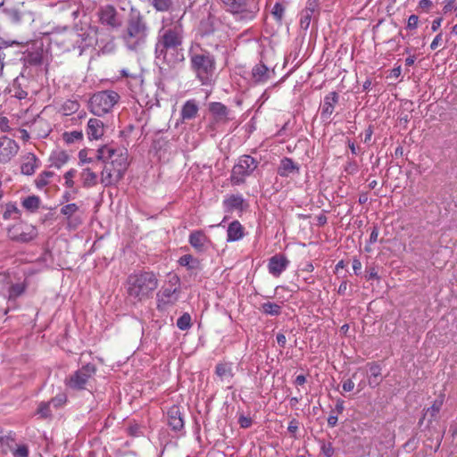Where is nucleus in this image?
I'll return each instance as SVG.
<instances>
[{
    "label": "nucleus",
    "mask_w": 457,
    "mask_h": 457,
    "mask_svg": "<svg viewBox=\"0 0 457 457\" xmlns=\"http://www.w3.org/2000/svg\"><path fill=\"white\" fill-rule=\"evenodd\" d=\"M77 38V29L73 28H57L50 33L51 44L57 46L64 52L74 50Z\"/></svg>",
    "instance_id": "nucleus-10"
},
{
    "label": "nucleus",
    "mask_w": 457,
    "mask_h": 457,
    "mask_svg": "<svg viewBox=\"0 0 457 457\" xmlns=\"http://www.w3.org/2000/svg\"><path fill=\"white\" fill-rule=\"evenodd\" d=\"M128 431L132 436H140L143 434L140 426L137 424L130 425Z\"/></svg>",
    "instance_id": "nucleus-59"
},
{
    "label": "nucleus",
    "mask_w": 457,
    "mask_h": 457,
    "mask_svg": "<svg viewBox=\"0 0 457 457\" xmlns=\"http://www.w3.org/2000/svg\"><path fill=\"white\" fill-rule=\"evenodd\" d=\"M320 446V452L325 457H332L335 453V448L331 442H326L325 440H319Z\"/></svg>",
    "instance_id": "nucleus-47"
},
{
    "label": "nucleus",
    "mask_w": 457,
    "mask_h": 457,
    "mask_svg": "<svg viewBox=\"0 0 457 457\" xmlns=\"http://www.w3.org/2000/svg\"><path fill=\"white\" fill-rule=\"evenodd\" d=\"M32 132L35 133L37 137L45 138L48 136L50 128L44 119L37 118L32 123Z\"/></svg>",
    "instance_id": "nucleus-34"
},
{
    "label": "nucleus",
    "mask_w": 457,
    "mask_h": 457,
    "mask_svg": "<svg viewBox=\"0 0 457 457\" xmlns=\"http://www.w3.org/2000/svg\"><path fill=\"white\" fill-rule=\"evenodd\" d=\"M43 57L39 52L29 53L25 57V62L29 65H39L42 63Z\"/></svg>",
    "instance_id": "nucleus-49"
},
{
    "label": "nucleus",
    "mask_w": 457,
    "mask_h": 457,
    "mask_svg": "<svg viewBox=\"0 0 457 457\" xmlns=\"http://www.w3.org/2000/svg\"><path fill=\"white\" fill-rule=\"evenodd\" d=\"M79 179L81 181L82 187L85 188L94 187L98 183L97 174L89 168L82 169L81 172L79 173Z\"/></svg>",
    "instance_id": "nucleus-33"
},
{
    "label": "nucleus",
    "mask_w": 457,
    "mask_h": 457,
    "mask_svg": "<svg viewBox=\"0 0 457 457\" xmlns=\"http://www.w3.org/2000/svg\"><path fill=\"white\" fill-rule=\"evenodd\" d=\"M318 15L309 12V11L303 10L300 12V27L303 30H307L312 21L317 19Z\"/></svg>",
    "instance_id": "nucleus-40"
},
{
    "label": "nucleus",
    "mask_w": 457,
    "mask_h": 457,
    "mask_svg": "<svg viewBox=\"0 0 457 457\" xmlns=\"http://www.w3.org/2000/svg\"><path fill=\"white\" fill-rule=\"evenodd\" d=\"M51 403L49 402H41L38 404L37 414H39L42 418H47L51 416Z\"/></svg>",
    "instance_id": "nucleus-54"
},
{
    "label": "nucleus",
    "mask_w": 457,
    "mask_h": 457,
    "mask_svg": "<svg viewBox=\"0 0 457 457\" xmlns=\"http://www.w3.org/2000/svg\"><path fill=\"white\" fill-rule=\"evenodd\" d=\"M39 203L40 201L37 196L30 195L22 201V206L30 212H35L36 210L38 209Z\"/></svg>",
    "instance_id": "nucleus-45"
},
{
    "label": "nucleus",
    "mask_w": 457,
    "mask_h": 457,
    "mask_svg": "<svg viewBox=\"0 0 457 457\" xmlns=\"http://www.w3.org/2000/svg\"><path fill=\"white\" fill-rule=\"evenodd\" d=\"M54 176V172L45 170L41 172L37 179H36V186L37 188L42 189L46 186L49 184V179Z\"/></svg>",
    "instance_id": "nucleus-46"
},
{
    "label": "nucleus",
    "mask_w": 457,
    "mask_h": 457,
    "mask_svg": "<svg viewBox=\"0 0 457 457\" xmlns=\"http://www.w3.org/2000/svg\"><path fill=\"white\" fill-rule=\"evenodd\" d=\"M222 18L220 11L210 6L206 16L203 17L199 22L198 34L201 37H208L222 30L224 28Z\"/></svg>",
    "instance_id": "nucleus-8"
},
{
    "label": "nucleus",
    "mask_w": 457,
    "mask_h": 457,
    "mask_svg": "<svg viewBox=\"0 0 457 457\" xmlns=\"http://www.w3.org/2000/svg\"><path fill=\"white\" fill-rule=\"evenodd\" d=\"M8 237L11 240L20 243H28L37 236L36 227L27 223H17L8 228Z\"/></svg>",
    "instance_id": "nucleus-13"
},
{
    "label": "nucleus",
    "mask_w": 457,
    "mask_h": 457,
    "mask_svg": "<svg viewBox=\"0 0 457 457\" xmlns=\"http://www.w3.org/2000/svg\"><path fill=\"white\" fill-rule=\"evenodd\" d=\"M190 68L202 85H210L214 79L216 59L200 44H193L188 51Z\"/></svg>",
    "instance_id": "nucleus-3"
},
{
    "label": "nucleus",
    "mask_w": 457,
    "mask_h": 457,
    "mask_svg": "<svg viewBox=\"0 0 457 457\" xmlns=\"http://www.w3.org/2000/svg\"><path fill=\"white\" fill-rule=\"evenodd\" d=\"M26 290V285L24 283H15L8 287V299L14 300L21 296Z\"/></svg>",
    "instance_id": "nucleus-39"
},
{
    "label": "nucleus",
    "mask_w": 457,
    "mask_h": 457,
    "mask_svg": "<svg viewBox=\"0 0 457 457\" xmlns=\"http://www.w3.org/2000/svg\"><path fill=\"white\" fill-rule=\"evenodd\" d=\"M38 159L32 153H28L24 156V161L21 166V171L23 175L30 176L35 173L38 167Z\"/></svg>",
    "instance_id": "nucleus-30"
},
{
    "label": "nucleus",
    "mask_w": 457,
    "mask_h": 457,
    "mask_svg": "<svg viewBox=\"0 0 457 457\" xmlns=\"http://www.w3.org/2000/svg\"><path fill=\"white\" fill-rule=\"evenodd\" d=\"M20 212L15 204L9 203L5 205V211L3 214L4 220H9L13 217V214H18Z\"/></svg>",
    "instance_id": "nucleus-52"
},
{
    "label": "nucleus",
    "mask_w": 457,
    "mask_h": 457,
    "mask_svg": "<svg viewBox=\"0 0 457 457\" xmlns=\"http://www.w3.org/2000/svg\"><path fill=\"white\" fill-rule=\"evenodd\" d=\"M366 278L368 280H370V279H378L379 277H378V271L376 270L375 267H370L368 270H367V275H366Z\"/></svg>",
    "instance_id": "nucleus-63"
},
{
    "label": "nucleus",
    "mask_w": 457,
    "mask_h": 457,
    "mask_svg": "<svg viewBox=\"0 0 457 457\" xmlns=\"http://www.w3.org/2000/svg\"><path fill=\"white\" fill-rule=\"evenodd\" d=\"M178 262L180 266L186 267L189 270L199 269L201 264L197 258L189 253L182 255Z\"/></svg>",
    "instance_id": "nucleus-35"
},
{
    "label": "nucleus",
    "mask_w": 457,
    "mask_h": 457,
    "mask_svg": "<svg viewBox=\"0 0 457 457\" xmlns=\"http://www.w3.org/2000/svg\"><path fill=\"white\" fill-rule=\"evenodd\" d=\"M304 11H309L316 15L320 13V3L319 0H308Z\"/></svg>",
    "instance_id": "nucleus-55"
},
{
    "label": "nucleus",
    "mask_w": 457,
    "mask_h": 457,
    "mask_svg": "<svg viewBox=\"0 0 457 457\" xmlns=\"http://www.w3.org/2000/svg\"><path fill=\"white\" fill-rule=\"evenodd\" d=\"M63 141L68 144H73L83 139V133L81 130H73L70 132H64L62 134Z\"/></svg>",
    "instance_id": "nucleus-43"
},
{
    "label": "nucleus",
    "mask_w": 457,
    "mask_h": 457,
    "mask_svg": "<svg viewBox=\"0 0 457 457\" xmlns=\"http://www.w3.org/2000/svg\"><path fill=\"white\" fill-rule=\"evenodd\" d=\"M244 227L238 220L232 221L227 229V242H235L244 237Z\"/></svg>",
    "instance_id": "nucleus-32"
},
{
    "label": "nucleus",
    "mask_w": 457,
    "mask_h": 457,
    "mask_svg": "<svg viewBox=\"0 0 457 457\" xmlns=\"http://www.w3.org/2000/svg\"><path fill=\"white\" fill-rule=\"evenodd\" d=\"M298 428H299V421L295 419L291 420L288 424V427H287L288 432L290 434L294 435L297 432Z\"/></svg>",
    "instance_id": "nucleus-60"
},
{
    "label": "nucleus",
    "mask_w": 457,
    "mask_h": 457,
    "mask_svg": "<svg viewBox=\"0 0 457 457\" xmlns=\"http://www.w3.org/2000/svg\"><path fill=\"white\" fill-rule=\"evenodd\" d=\"M444 401H445V395L443 394H441L434 401L432 405L426 410V411L423 415V418L420 420V423H421L422 420H425L426 418H428V422L431 423L436 418L437 414L439 413V411L443 406Z\"/></svg>",
    "instance_id": "nucleus-31"
},
{
    "label": "nucleus",
    "mask_w": 457,
    "mask_h": 457,
    "mask_svg": "<svg viewBox=\"0 0 457 457\" xmlns=\"http://www.w3.org/2000/svg\"><path fill=\"white\" fill-rule=\"evenodd\" d=\"M339 96L337 92L333 91L326 95L320 106V118L322 120H330L331 115L335 111V107L338 103Z\"/></svg>",
    "instance_id": "nucleus-19"
},
{
    "label": "nucleus",
    "mask_w": 457,
    "mask_h": 457,
    "mask_svg": "<svg viewBox=\"0 0 457 457\" xmlns=\"http://www.w3.org/2000/svg\"><path fill=\"white\" fill-rule=\"evenodd\" d=\"M157 12H167L172 5L171 0H147Z\"/></svg>",
    "instance_id": "nucleus-44"
},
{
    "label": "nucleus",
    "mask_w": 457,
    "mask_h": 457,
    "mask_svg": "<svg viewBox=\"0 0 457 457\" xmlns=\"http://www.w3.org/2000/svg\"><path fill=\"white\" fill-rule=\"evenodd\" d=\"M260 162L249 154L241 155L232 168L230 181L233 185L245 183V178L251 176Z\"/></svg>",
    "instance_id": "nucleus-7"
},
{
    "label": "nucleus",
    "mask_w": 457,
    "mask_h": 457,
    "mask_svg": "<svg viewBox=\"0 0 457 457\" xmlns=\"http://www.w3.org/2000/svg\"><path fill=\"white\" fill-rule=\"evenodd\" d=\"M274 77V70H270L262 62L257 63L252 69V80L254 84H264Z\"/></svg>",
    "instance_id": "nucleus-22"
},
{
    "label": "nucleus",
    "mask_w": 457,
    "mask_h": 457,
    "mask_svg": "<svg viewBox=\"0 0 457 457\" xmlns=\"http://www.w3.org/2000/svg\"><path fill=\"white\" fill-rule=\"evenodd\" d=\"M76 175H77V170L75 169H71L63 174L64 186L66 187L72 188L74 187L75 183H74L73 179L75 178Z\"/></svg>",
    "instance_id": "nucleus-51"
},
{
    "label": "nucleus",
    "mask_w": 457,
    "mask_h": 457,
    "mask_svg": "<svg viewBox=\"0 0 457 457\" xmlns=\"http://www.w3.org/2000/svg\"><path fill=\"white\" fill-rule=\"evenodd\" d=\"M285 12V7L280 3H276L272 8L271 13L278 20L281 21Z\"/></svg>",
    "instance_id": "nucleus-56"
},
{
    "label": "nucleus",
    "mask_w": 457,
    "mask_h": 457,
    "mask_svg": "<svg viewBox=\"0 0 457 457\" xmlns=\"http://www.w3.org/2000/svg\"><path fill=\"white\" fill-rule=\"evenodd\" d=\"M419 17L415 14H411L407 21L406 28L408 29H415L418 27Z\"/></svg>",
    "instance_id": "nucleus-58"
},
{
    "label": "nucleus",
    "mask_w": 457,
    "mask_h": 457,
    "mask_svg": "<svg viewBox=\"0 0 457 457\" xmlns=\"http://www.w3.org/2000/svg\"><path fill=\"white\" fill-rule=\"evenodd\" d=\"M77 36L78 38L76 39V43H74V50L79 49V54H81L86 48L94 45L95 38L90 36V33L87 29L82 28L79 29H77Z\"/></svg>",
    "instance_id": "nucleus-27"
},
{
    "label": "nucleus",
    "mask_w": 457,
    "mask_h": 457,
    "mask_svg": "<svg viewBox=\"0 0 457 457\" xmlns=\"http://www.w3.org/2000/svg\"><path fill=\"white\" fill-rule=\"evenodd\" d=\"M215 374L222 382H230L234 377L232 363L231 362H219L215 366Z\"/></svg>",
    "instance_id": "nucleus-29"
},
{
    "label": "nucleus",
    "mask_w": 457,
    "mask_h": 457,
    "mask_svg": "<svg viewBox=\"0 0 457 457\" xmlns=\"http://www.w3.org/2000/svg\"><path fill=\"white\" fill-rule=\"evenodd\" d=\"M300 171V167L296 164L291 158L283 157L280 160L279 165L277 169V173L278 176L283 178H287L291 174H298Z\"/></svg>",
    "instance_id": "nucleus-26"
},
{
    "label": "nucleus",
    "mask_w": 457,
    "mask_h": 457,
    "mask_svg": "<svg viewBox=\"0 0 457 457\" xmlns=\"http://www.w3.org/2000/svg\"><path fill=\"white\" fill-rule=\"evenodd\" d=\"M80 107L77 100L68 99L61 106L60 112L66 116L71 115L79 111Z\"/></svg>",
    "instance_id": "nucleus-38"
},
{
    "label": "nucleus",
    "mask_w": 457,
    "mask_h": 457,
    "mask_svg": "<svg viewBox=\"0 0 457 457\" xmlns=\"http://www.w3.org/2000/svg\"><path fill=\"white\" fill-rule=\"evenodd\" d=\"M238 424L242 428H248L252 426L253 420L250 417L241 414L238 418Z\"/></svg>",
    "instance_id": "nucleus-57"
},
{
    "label": "nucleus",
    "mask_w": 457,
    "mask_h": 457,
    "mask_svg": "<svg viewBox=\"0 0 457 457\" xmlns=\"http://www.w3.org/2000/svg\"><path fill=\"white\" fill-rule=\"evenodd\" d=\"M381 367L377 362H368L365 367L358 368L357 371L353 374V378H355L357 372H362L363 375H366L368 385L371 388H375L383 380L382 373H381Z\"/></svg>",
    "instance_id": "nucleus-15"
},
{
    "label": "nucleus",
    "mask_w": 457,
    "mask_h": 457,
    "mask_svg": "<svg viewBox=\"0 0 457 457\" xmlns=\"http://www.w3.org/2000/svg\"><path fill=\"white\" fill-rule=\"evenodd\" d=\"M188 243L199 254L206 253L212 245L210 237L201 229L193 230L189 234Z\"/></svg>",
    "instance_id": "nucleus-16"
},
{
    "label": "nucleus",
    "mask_w": 457,
    "mask_h": 457,
    "mask_svg": "<svg viewBox=\"0 0 457 457\" xmlns=\"http://www.w3.org/2000/svg\"><path fill=\"white\" fill-rule=\"evenodd\" d=\"M199 112V105L196 100H187L181 107L180 119L182 122L195 119Z\"/></svg>",
    "instance_id": "nucleus-28"
},
{
    "label": "nucleus",
    "mask_w": 457,
    "mask_h": 457,
    "mask_svg": "<svg viewBox=\"0 0 457 457\" xmlns=\"http://www.w3.org/2000/svg\"><path fill=\"white\" fill-rule=\"evenodd\" d=\"M162 22V25L157 32L154 46L155 59L174 68L185 60L184 26L180 20L169 21L163 19Z\"/></svg>",
    "instance_id": "nucleus-1"
},
{
    "label": "nucleus",
    "mask_w": 457,
    "mask_h": 457,
    "mask_svg": "<svg viewBox=\"0 0 457 457\" xmlns=\"http://www.w3.org/2000/svg\"><path fill=\"white\" fill-rule=\"evenodd\" d=\"M68 160L69 155L63 151L55 152L50 156L51 166L56 169L63 167Z\"/></svg>",
    "instance_id": "nucleus-36"
},
{
    "label": "nucleus",
    "mask_w": 457,
    "mask_h": 457,
    "mask_svg": "<svg viewBox=\"0 0 457 457\" xmlns=\"http://www.w3.org/2000/svg\"><path fill=\"white\" fill-rule=\"evenodd\" d=\"M342 388L344 392H351L354 388L353 381L351 378L346 379L344 381Z\"/></svg>",
    "instance_id": "nucleus-64"
},
{
    "label": "nucleus",
    "mask_w": 457,
    "mask_h": 457,
    "mask_svg": "<svg viewBox=\"0 0 457 457\" xmlns=\"http://www.w3.org/2000/svg\"><path fill=\"white\" fill-rule=\"evenodd\" d=\"M260 11L258 0L241 1L240 6L231 12L236 21L248 23L255 19Z\"/></svg>",
    "instance_id": "nucleus-12"
},
{
    "label": "nucleus",
    "mask_w": 457,
    "mask_h": 457,
    "mask_svg": "<svg viewBox=\"0 0 457 457\" xmlns=\"http://www.w3.org/2000/svg\"><path fill=\"white\" fill-rule=\"evenodd\" d=\"M261 310L263 313L271 316H278L281 313V306L271 302L263 303L261 306Z\"/></svg>",
    "instance_id": "nucleus-41"
},
{
    "label": "nucleus",
    "mask_w": 457,
    "mask_h": 457,
    "mask_svg": "<svg viewBox=\"0 0 457 457\" xmlns=\"http://www.w3.org/2000/svg\"><path fill=\"white\" fill-rule=\"evenodd\" d=\"M147 35L148 27L144 18L139 13L131 16L123 34L127 47L130 50H137L145 43Z\"/></svg>",
    "instance_id": "nucleus-5"
},
{
    "label": "nucleus",
    "mask_w": 457,
    "mask_h": 457,
    "mask_svg": "<svg viewBox=\"0 0 457 457\" xmlns=\"http://www.w3.org/2000/svg\"><path fill=\"white\" fill-rule=\"evenodd\" d=\"M120 96L112 90H104L94 94L89 100V110L96 116L108 113L118 103Z\"/></svg>",
    "instance_id": "nucleus-6"
},
{
    "label": "nucleus",
    "mask_w": 457,
    "mask_h": 457,
    "mask_svg": "<svg viewBox=\"0 0 457 457\" xmlns=\"http://www.w3.org/2000/svg\"><path fill=\"white\" fill-rule=\"evenodd\" d=\"M12 445H15V440L12 433L2 435V431L0 430V452L3 454H7Z\"/></svg>",
    "instance_id": "nucleus-37"
},
{
    "label": "nucleus",
    "mask_w": 457,
    "mask_h": 457,
    "mask_svg": "<svg viewBox=\"0 0 457 457\" xmlns=\"http://www.w3.org/2000/svg\"><path fill=\"white\" fill-rule=\"evenodd\" d=\"M104 133V122L97 118H91L88 120L86 134L89 140H98L100 139Z\"/></svg>",
    "instance_id": "nucleus-25"
},
{
    "label": "nucleus",
    "mask_w": 457,
    "mask_h": 457,
    "mask_svg": "<svg viewBox=\"0 0 457 457\" xmlns=\"http://www.w3.org/2000/svg\"><path fill=\"white\" fill-rule=\"evenodd\" d=\"M33 79L21 72L17 76L6 88L11 97H14L20 101L29 98L30 94L35 90L31 87Z\"/></svg>",
    "instance_id": "nucleus-11"
},
{
    "label": "nucleus",
    "mask_w": 457,
    "mask_h": 457,
    "mask_svg": "<svg viewBox=\"0 0 457 457\" xmlns=\"http://www.w3.org/2000/svg\"><path fill=\"white\" fill-rule=\"evenodd\" d=\"M97 160L104 162L100 183L104 187L116 185L127 170V156L123 150L105 145L97 150Z\"/></svg>",
    "instance_id": "nucleus-2"
},
{
    "label": "nucleus",
    "mask_w": 457,
    "mask_h": 457,
    "mask_svg": "<svg viewBox=\"0 0 457 457\" xmlns=\"http://www.w3.org/2000/svg\"><path fill=\"white\" fill-rule=\"evenodd\" d=\"M67 402V395L64 393H60L53 397L49 403L54 408L58 409L65 404Z\"/></svg>",
    "instance_id": "nucleus-50"
},
{
    "label": "nucleus",
    "mask_w": 457,
    "mask_h": 457,
    "mask_svg": "<svg viewBox=\"0 0 457 457\" xmlns=\"http://www.w3.org/2000/svg\"><path fill=\"white\" fill-rule=\"evenodd\" d=\"M177 327L180 330H187L191 327V316L185 312L177 320Z\"/></svg>",
    "instance_id": "nucleus-48"
},
{
    "label": "nucleus",
    "mask_w": 457,
    "mask_h": 457,
    "mask_svg": "<svg viewBox=\"0 0 457 457\" xmlns=\"http://www.w3.org/2000/svg\"><path fill=\"white\" fill-rule=\"evenodd\" d=\"M209 111L216 124L228 123L231 118L229 117V110L220 102H212L209 104Z\"/></svg>",
    "instance_id": "nucleus-18"
},
{
    "label": "nucleus",
    "mask_w": 457,
    "mask_h": 457,
    "mask_svg": "<svg viewBox=\"0 0 457 457\" xmlns=\"http://www.w3.org/2000/svg\"><path fill=\"white\" fill-rule=\"evenodd\" d=\"M79 210V206L76 204H68L61 208V213L71 219V216Z\"/></svg>",
    "instance_id": "nucleus-53"
},
{
    "label": "nucleus",
    "mask_w": 457,
    "mask_h": 457,
    "mask_svg": "<svg viewBox=\"0 0 457 457\" xmlns=\"http://www.w3.org/2000/svg\"><path fill=\"white\" fill-rule=\"evenodd\" d=\"M96 372V365L87 363L66 378V386L72 390H84Z\"/></svg>",
    "instance_id": "nucleus-9"
},
{
    "label": "nucleus",
    "mask_w": 457,
    "mask_h": 457,
    "mask_svg": "<svg viewBox=\"0 0 457 457\" xmlns=\"http://www.w3.org/2000/svg\"><path fill=\"white\" fill-rule=\"evenodd\" d=\"M289 260L284 254H275L269 259L268 270L272 276L278 278L287 270Z\"/></svg>",
    "instance_id": "nucleus-21"
},
{
    "label": "nucleus",
    "mask_w": 457,
    "mask_h": 457,
    "mask_svg": "<svg viewBox=\"0 0 457 457\" xmlns=\"http://www.w3.org/2000/svg\"><path fill=\"white\" fill-rule=\"evenodd\" d=\"M19 149V145L13 139L0 137V162H8L17 154Z\"/></svg>",
    "instance_id": "nucleus-17"
},
{
    "label": "nucleus",
    "mask_w": 457,
    "mask_h": 457,
    "mask_svg": "<svg viewBox=\"0 0 457 457\" xmlns=\"http://www.w3.org/2000/svg\"><path fill=\"white\" fill-rule=\"evenodd\" d=\"M178 288L165 287L157 293V308L164 310L178 300Z\"/></svg>",
    "instance_id": "nucleus-23"
},
{
    "label": "nucleus",
    "mask_w": 457,
    "mask_h": 457,
    "mask_svg": "<svg viewBox=\"0 0 457 457\" xmlns=\"http://www.w3.org/2000/svg\"><path fill=\"white\" fill-rule=\"evenodd\" d=\"M10 284V278L6 273L0 272V291Z\"/></svg>",
    "instance_id": "nucleus-62"
},
{
    "label": "nucleus",
    "mask_w": 457,
    "mask_h": 457,
    "mask_svg": "<svg viewBox=\"0 0 457 457\" xmlns=\"http://www.w3.org/2000/svg\"><path fill=\"white\" fill-rule=\"evenodd\" d=\"M442 40H443V34H442V32H440L433 39L432 43L430 44V48L432 50H436L442 44Z\"/></svg>",
    "instance_id": "nucleus-61"
},
{
    "label": "nucleus",
    "mask_w": 457,
    "mask_h": 457,
    "mask_svg": "<svg viewBox=\"0 0 457 457\" xmlns=\"http://www.w3.org/2000/svg\"><path fill=\"white\" fill-rule=\"evenodd\" d=\"M167 421L169 427L175 432L184 429L185 422L183 413L178 405H172L167 411Z\"/></svg>",
    "instance_id": "nucleus-20"
},
{
    "label": "nucleus",
    "mask_w": 457,
    "mask_h": 457,
    "mask_svg": "<svg viewBox=\"0 0 457 457\" xmlns=\"http://www.w3.org/2000/svg\"><path fill=\"white\" fill-rule=\"evenodd\" d=\"M222 204L227 212H232L234 211L243 212L248 206L243 195L240 194L227 196Z\"/></svg>",
    "instance_id": "nucleus-24"
},
{
    "label": "nucleus",
    "mask_w": 457,
    "mask_h": 457,
    "mask_svg": "<svg viewBox=\"0 0 457 457\" xmlns=\"http://www.w3.org/2000/svg\"><path fill=\"white\" fill-rule=\"evenodd\" d=\"M99 22L110 29H118L122 24V20L116 8L112 4L100 6L97 11Z\"/></svg>",
    "instance_id": "nucleus-14"
},
{
    "label": "nucleus",
    "mask_w": 457,
    "mask_h": 457,
    "mask_svg": "<svg viewBox=\"0 0 457 457\" xmlns=\"http://www.w3.org/2000/svg\"><path fill=\"white\" fill-rule=\"evenodd\" d=\"M9 452L12 453L13 457H29V446L27 445H18L16 443L15 445H12Z\"/></svg>",
    "instance_id": "nucleus-42"
},
{
    "label": "nucleus",
    "mask_w": 457,
    "mask_h": 457,
    "mask_svg": "<svg viewBox=\"0 0 457 457\" xmlns=\"http://www.w3.org/2000/svg\"><path fill=\"white\" fill-rule=\"evenodd\" d=\"M128 295L137 301L149 298L158 287V278L154 273L144 271L134 273L127 279Z\"/></svg>",
    "instance_id": "nucleus-4"
}]
</instances>
